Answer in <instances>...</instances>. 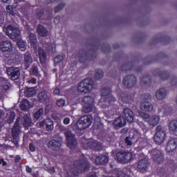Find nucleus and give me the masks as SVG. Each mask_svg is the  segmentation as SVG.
<instances>
[{
  "mask_svg": "<svg viewBox=\"0 0 177 177\" xmlns=\"http://www.w3.org/2000/svg\"><path fill=\"white\" fill-rule=\"evenodd\" d=\"M95 82L92 79H86L81 82L77 86V91L80 93H88L93 89Z\"/></svg>",
  "mask_w": 177,
  "mask_h": 177,
  "instance_id": "obj_1",
  "label": "nucleus"
},
{
  "mask_svg": "<svg viewBox=\"0 0 177 177\" xmlns=\"http://www.w3.org/2000/svg\"><path fill=\"white\" fill-rule=\"evenodd\" d=\"M165 136H167V130L159 125L156 129V133L154 135V140L156 145H161L164 143L165 140Z\"/></svg>",
  "mask_w": 177,
  "mask_h": 177,
  "instance_id": "obj_2",
  "label": "nucleus"
},
{
  "mask_svg": "<svg viewBox=\"0 0 177 177\" xmlns=\"http://www.w3.org/2000/svg\"><path fill=\"white\" fill-rule=\"evenodd\" d=\"M4 32L13 41H17L20 37V30L12 25L6 26L3 28Z\"/></svg>",
  "mask_w": 177,
  "mask_h": 177,
  "instance_id": "obj_3",
  "label": "nucleus"
},
{
  "mask_svg": "<svg viewBox=\"0 0 177 177\" xmlns=\"http://www.w3.org/2000/svg\"><path fill=\"white\" fill-rule=\"evenodd\" d=\"M84 113H91L95 110V100L91 96H85L82 99Z\"/></svg>",
  "mask_w": 177,
  "mask_h": 177,
  "instance_id": "obj_4",
  "label": "nucleus"
},
{
  "mask_svg": "<svg viewBox=\"0 0 177 177\" xmlns=\"http://www.w3.org/2000/svg\"><path fill=\"white\" fill-rule=\"evenodd\" d=\"M102 100H103V102L100 103V106L102 109H111L110 114L112 115L115 114L117 111V109L115 108V106H113V104L115 102V98L110 96L106 98L102 99Z\"/></svg>",
  "mask_w": 177,
  "mask_h": 177,
  "instance_id": "obj_5",
  "label": "nucleus"
},
{
  "mask_svg": "<svg viewBox=\"0 0 177 177\" xmlns=\"http://www.w3.org/2000/svg\"><path fill=\"white\" fill-rule=\"evenodd\" d=\"M117 160L122 164L129 162L131 160H133V154L132 152H118L116 154Z\"/></svg>",
  "mask_w": 177,
  "mask_h": 177,
  "instance_id": "obj_6",
  "label": "nucleus"
},
{
  "mask_svg": "<svg viewBox=\"0 0 177 177\" xmlns=\"http://www.w3.org/2000/svg\"><path fill=\"white\" fill-rule=\"evenodd\" d=\"M145 99L146 100H143L140 104V109L142 110V111H146L147 113H151L153 111V104L149 102V99H151V95H146L145 97Z\"/></svg>",
  "mask_w": 177,
  "mask_h": 177,
  "instance_id": "obj_7",
  "label": "nucleus"
},
{
  "mask_svg": "<svg viewBox=\"0 0 177 177\" xmlns=\"http://www.w3.org/2000/svg\"><path fill=\"white\" fill-rule=\"evenodd\" d=\"M65 136L66 138V142L70 149H74L77 146V140H75V136L71 133V131H68L65 132Z\"/></svg>",
  "mask_w": 177,
  "mask_h": 177,
  "instance_id": "obj_8",
  "label": "nucleus"
},
{
  "mask_svg": "<svg viewBox=\"0 0 177 177\" xmlns=\"http://www.w3.org/2000/svg\"><path fill=\"white\" fill-rule=\"evenodd\" d=\"M151 156L153 160L156 161L158 164H162L164 162V155H162V151L159 149H153L150 151Z\"/></svg>",
  "mask_w": 177,
  "mask_h": 177,
  "instance_id": "obj_9",
  "label": "nucleus"
},
{
  "mask_svg": "<svg viewBox=\"0 0 177 177\" xmlns=\"http://www.w3.org/2000/svg\"><path fill=\"white\" fill-rule=\"evenodd\" d=\"M7 74L10 77L12 81H16V80H19V77H20V70H19V68L12 66L7 68Z\"/></svg>",
  "mask_w": 177,
  "mask_h": 177,
  "instance_id": "obj_10",
  "label": "nucleus"
},
{
  "mask_svg": "<svg viewBox=\"0 0 177 177\" xmlns=\"http://www.w3.org/2000/svg\"><path fill=\"white\" fill-rule=\"evenodd\" d=\"M177 147V138H170L167 144L166 145V151L167 153H172L176 150Z\"/></svg>",
  "mask_w": 177,
  "mask_h": 177,
  "instance_id": "obj_11",
  "label": "nucleus"
},
{
  "mask_svg": "<svg viewBox=\"0 0 177 177\" xmlns=\"http://www.w3.org/2000/svg\"><path fill=\"white\" fill-rule=\"evenodd\" d=\"M89 168V162L88 160L83 156L82 160H80V163L76 165V169H79L80 172H83V171H86Z\"/></svg>",
  "mask_w": 177,
  "mask_h": 177,
  "instance_id": "obj_12",
  "label": "nucleus"
},
{
  "mask_svg": "<svg viewBox=\"0 0 177 177\" xmlns=\"http://www.w3.org/2000/svg\"><path fill=\"white\" fill-rule=\"evenodd\" d=\"M149 167H150V162H149V160L142 159L138 162L137 168L140 172H146Z\"/></svg>",
  "mask_w": 177,
  "mask_h": 177,
  "instance_id": "obj_13",
  "label": "nucleus"
},
{
  "mask_svg": "<svg viewBox=\"0 0 177 177\" xmlns=\"http://www.w3.org/2000/svg\"><path fill=\"white\" fill-rule=\"evenodd\" d=\"M136 82V77L133 75L127 76L124 78L123 84L126 88H132Z\"/></svg>",
  "mask_w": 177,
  "mask_h": 177,
  "instance_id": "obj_14",
  "label": "nucleus"
},
{
  "mask_svg": "<svg viewBox=\"0 0 177 177\" xmlns=\"http://www.w3.org/2000/svg\"><path fill=\"white\" fill-rule=\"evenodd\" d=\"M37 99L39 103H45L49 100V93L46 90H41L39 92Z\"/></svg>",
  "mask_w": 177,
  "mask_h": 177,
  "instance_id": "obj_15",
  "label": "nucleus"
},
{
  "mask_svg": "<svg viewBox=\"0 0 177 177\" xmlns=\"http://www.w3.org/2000/svg\"><path fill=\"white\" fill-rule=\"evenodd\" d=\"M159 113H162L164 115H171L172 114L173 109L169 105L163 104L158 108Z\"/></svg>",
  "mask_w": 177,
  "mask_h": 177,
  "instance_id": "obj_16",
  "label": "nucleus"
},
{
  "mask_svg": "<svg viewBox=\"0 0 177 177\" xmlns=\"http://www.w3.org/2000/svg\"><path fill=\"white\" fill-rule=\"evenodd\" d=\"M123 114L127 122H129V124H131V122H133V117L135 115H133V111H132L131 109H129V108L124 109L123 110Z\"/></svg>",
  "mask_w": 177,
  "mask_h": 177,
  "instance_id": "obj_17",
  "label": "nucleus"
},
{
  "mask_svg": "<svg viewBox=\"0 0 177 177\" xmlns=\"http://www.w3.org/2000/svg\"><path fill=\"white\" fill-rule=\"evenodd\" d=\"M167 95H168V91L164 88L158 89L155 93L157 100H164L167 97Z\"/></svg>",
  "mask_w": 177,
  "mask_h": 177,
  "instance_id": "obj_18",
  "label": "nucleus"
},
{
  "mask_svg": "<svg viewBox=\"0 0 177 177\" xmlns=\"http://www.w3.org/2000/svg\"><path fill=\"white\" fill-rule=\"evenodd\" d=\"M12 43L10 41L6 40L0 42V49L2 52H9L12 50Z\"/></svg>",
  "mask_w": 177,
  "mask_h": 177,
  "instance_id": "obj_19",
  "label": "nucleus"
},
{
  "mask_svg": "<svg viewBox=\"0 0 177 177\" xmlns=\"http://www.w3.org/2000/svg\"><path fill=\"white\" fill-rule=\"evenodd\" d=\"M127 122L125 121V118L122 116H119L116 118L113 122V127L115 128H122V127H125Z\"/></svg>",
  "mask_w": 177,
  "mask_h": 177,
  "instance_id": "obj_20",
  "label": "nucleus"
},
{
  "mask_svg": "<svg viewBox=\"0 0 177 177\" xmlns=\"http://www.w3.org/2000/svg\"><path fill=\"white\" fill-rule=\"evenodd\" d=\"M107 162H109V155L107 154L102 155L95 158V164L97 165H103L107 164Z\"/></svg>",
  "mask_w": 177,
  "mask_h": 177,
  "instance_id": "obj_21",
  "label": "nucleus"
},
{
  "mask_svg": "<svg viewBox=\"0 0 177 177\" xmlns=\"http://www.w3.org/2000/svg\"><path fill=\"white\" fill-rule=\"evenodd\" d=\"M169 131L175 136H177V120H173L169 122L168 124Z\"/></svg>",
  "mask_w": 177,
  "mask_h": 177,
  "instance_id": "obj_22",
  "label": "nucleus"
},
{
  "mask_svg": "<svg viewBox=\"0 0 177 177\" xmlns=\"http://www.w3.org/2000/svg\"><path fill=\"white\" fill-rule=\"evenodd\" d=\"M87 149H92V150H102V145L97 141H89L87 143Z\"/></svg>",
  "mask_w": 177,
  "mask_h": 177,
  "instance_id": "obj_23",
  "label": "nucleus"
},
{
  "mask_svg": "<svg viewBox=\"0 0 177 177\" xmlns=\"http://www.w3.org/2000/svg\"><path fill=\"white\" fill-rule=\"evenodd\" d=\"M19 121L20 119L17 118L15 126L12 130V138H14V139H16L19 136V135H20V127L19 126Z\"/></svg>",
  "mask_w": 177,
  "mask_h": 177,
  "instance_id": "obj_24",
  "label": "nucleus"
},
{
  "mask_svg": "<svg viewBox=\"0 0 177 177\" xmlns=\"http://www.w3.org/2000/svg\"><path fill=\"white\" fill-rule=\"evenodd\" d=\"M80 120H83V121L82 122L83 125H84V127L86 128H89V127H91V124H92L93 118L92 116L88 115L80 118Z\"/></svg>",
  "mask_w": 177,
  "mask_h": 177,
  "instance_id": "obj_25",
  "label": "nucleus"
},
{
  "mask_svg": "<svg viewBox=\"0 0 177 177\" xmlns=\"http://www.w3.org/2000/svg\"><path fill=\"white\" fill-rule=\"evenodd\" d=\"M60 146H62L60 141L51 140L48 142V147L50 149H52V150H59L60 149Z\"/></svg>",
  "mask_w": 177,
  "mask_h": 177,
  "instance_id": "obj_26",
  "label": "nucleus"
},
{
  "mask_svg": "<svg viewBox=\"0 0 177 177\" xmlns=\"http://www.w3.org/2000/svg\"><path fill=\"white\" fill-rule=\"evenodd\" d=\"M160 122V117L157 115H153L148 120V124L151 127H156Z\"/></svg>",
  "mask_w": 177,
  "mask_h": 177,
  "instance_id": "obj_27",
  "label": "nucleus"
},
{
  "mask_svg": "<svg viewBox=\"0 0 177 177\" xmlns=\"http://www.w3.org/2000/svg\"><path fill=\"white\" fill-rule=\"evenodd\" d=\"M37 32L39 37H46L48 35V30L42 25L37 26Z\"/></svg>",
  "mask_w": 177,
  "mask_h": 177,
  "instance_id": "obj_28",
  "label": "nucleus"
},
{
  "mask_svg": "<svg viewBox=\"0 0 177 177\" xmlns=\"http://www.w3.org/2000/svg\"><path fill=\"white\" fill-rule=\"evenodd\" d=\"M38 56L41 64L46 61V53H45V51L41 48H38Z\"/></svg>",
  "mask_w": 177,
  "mask_h": 177,
  "instance_id": "obj_29",
  "label": "nucleus"
},
{
  "mask_svg": "<svg viewBox=\"0 0 177 177\" xmlns=\"http://www.w3.org/2000/svg\"><path fill=\"white\" fill-rule=\"evenodd\" d=\"M44 16L45 19H48V20L52 19V11H49V12L40 11V12L37 13V17H39V19L44 18Z\"/></svg>",
  "mask_w": 177,
  "mask_h": 177,
  "instance_id": "obj_30",
  "label": "nucleus"
},
{
  "mask_svg": "<svg viewBox=\"0 0 177 177\" xmlns=\"http://www.w3.org/2000/svg\"><path fill=\"white\" fill-rule=\"evenodd\" d=\"M22 124L25 128H27L28 127H31V117L30 115H26L24 116L22 120Z\"/></svg>",
  "mask_w": 177,
  "mask_h": 177,
  "instance_id": "obj_31",
  "label": "nucleus"
},
{
  "mask_svg": "<svg viewBox=\"0 0 177 177\" xmlns=\"http://www.w3.org/2000/svg\"><path fill=\"white\" fill-rule=\"evenodd\" d=\"M29 39L30 42V45L34 48V49H37V45L38 42L37 41V37L34 33H30L29 35Z\"/></svg>",
  "mask_w": 177,
  "mask_h": 177,
  "instance_id": "obj_32",
  "label": "nucleus"
},
{
  "mask_svg": "<svg viewBox=\"0 0 177 177\" xmlns=\"http://www.w3.org/2000/svg\"><path fill=\"white\" fill-rule=\"evenodd\" d=\"M24 63L26 66H30L32 63V57H31V54L30 53H26L24 55Z\"/></svg>",
  "mask_w": 177,
  "mask_h": 177,
  "instance_id": "obj_33",
  "label": "nucleus"
},
{
  "mask_svg": "<svg viewBox=\"0 0 177 177\" xmlns=\"http://www.w3.org/2000/svg\"><path fill=\"white\" fill-rule=\"evenodd\" d=\"M26 95V96H28V97H31L32 96H34V95H35V93H37V89H35V88L32 87V88H27L25 91Z\"/></svg>",
  "mask_w": 177,
  "mask_h": 177,
  "instance_id": "obj_34",
  "label": "nucleus"
},
{
  "mask_svg": "<svg viewBox=\"0 0 177 177\" xmlns=\"http://www.w3.org/2000/svg\"><path fill=\"white\" fill-rule=\"evenodd\" d=\"M45 125L46 128V131H53V122L51 119H46L45 120Z\"/></svg>",
  "mask_w": 177,
  "mask_h": 177,
  "instance_id": "obj_35",
  "label": "nucleus"
},
{
  "mask_svg": "<svg viewBox=\"0 0 177 177\" xmlns=\"http://www.w3.org/2000/svg\"><path fill=\"white\" fill-rule=\"evenodd\" d=\"M82 121H84V119H79V120L75 124L76 131H83V129H86L85 125L82 123Z\"/></svg>",
  "mask_w": 177,
  "mask_h": 177,
  "instance_id": "obj_36",
  "label": "nucleus"
},
{
  "mask_svg": "<svg viewBox=\"0 0 177 177\" xmlns=\"http://www.w3.org/2000/svg\"><path fill=\"white\" fill-rule=\"evenodd\" d=\"M32 107V104H30V102L27 100H24L21 104V110H28V109Z\"/></svg>",
  "mask_w": 177,
  "mask_h": 177,
  "instance_id": "obj_37",
  "label": "nucleus"
},
{
  "mask_svg": "<svg viewBox=\"0 0 177 177\" xmlns=\"http://www.w3.org/2000/svg\"><path fill=\"white\" fill-rule=\"evenodd\" d=\"M17 45L22 52H24V50H26V42L24 41L19 40V41H17Z\"/></svg>",
  "mask_w": 177,
  "mask_h": 177,
  "instance_id": "obj_38",
  "label": "nucleus"
},
{
  "mask_svg": "<svg viewBox=\"0 0 177 177\" xmlns=\"http://www.w3.org/2000/svg\"><path fill=\"white\" fill-rule=\"evenodd\" d=\"M110 89L109 88H102L101 90V93H102V99H106L107 98V96H109V95H110Z\"/></svg>",
  "mask_w": 177,
  "mask_h": 177,
  "instance_id": "obj_39",
  "label": "nucleus"
},
{
  "mask_svg": "<svg viewBox=\"0 0 177 177\" xmlns=\"http://www.w3.org/2000/svg\"><path fill=\"white\" fill-rule=\"evenodd\" d=\"M43 115H44V109L42 108H40L35 113L34 117L35 118H37V120H38V118H40V117H42Z\"/></svg>",
  "mask_w": 177,
  "mask_h": 177,
  "instance_id": "obj_40",
  "label": "nucleus"
},
{
  "mask_svg": "<svg viewBox=\"0 0 177 177\" xmlns=\"http://www.w3.org/2000/svg\"><path fill=\"white\" fill-rule=\"evenodd\" d=\"M63 62V56L58 55L54 58V64L57 66V64H60Z\"/></svg>",
  "mask_w": 177,
  "mask_h": 177,
  "instance_id": "obj_41",
  "label": "nucleus"
},
{
  "mask_svg": "<svg viewBox=\"0 0 177 177\" xmlns=\"http://www.w3.org/2000/svg\"><path fill=\"white\" fill-rule=\"evenodd\" d=\"M66 6V4L64 3H60L59 5H57L55 8V12L58 13V12H60V10H62L63 8Z\"/></svg>",
  "mask_w": 177,
  "mask_h": 177,
  "instance_id": "obj_42",
  "label": "nucleus"
},
{
  "mask_svg": "<svg viewBox=\"0 0 177 177\" xmlns=\"http://www.w3.org/2000/svg\"><path fill=\"white\" fill-rule=\"evenodd\" d=\"M15 117H16V113L15 112H10V115L7 122L8 124H12V122H13V121L15 120Z\"/></svg>",
  "mask_w": 177,
  "mask_h": 177,
  "instance_id": "obj_43",
  "label": "nucleus"
},
{
  "mask_svg": "<svg viewBox=\"0 0 177 177\" xmlns=\"http://www.w3.org/2000/svg\"><path fill=\"white\" fill-rule=\"evenodd\" d=\"M6 11L8 13H10L11 16H16V14H15V12H13V7H12V6H6Z\"/></svg>",
  "mask_w": 177,
  "mask_h": 177,
  "instance_id": "obj_44",
  "label": "nucleus"
},
{
  "mask_svg": "<svg viewBox=\"0 0 177 177\" xmlns=\"http://www.w3.org/2000/svg\"><path fill=\"white\" fill-rule=\"evenodd\" d=\"M65 105H66V101L64 100L59 99L57 101V106H58V107H63Z\"/></svg>",
  "mask_w": 177,
  "mask_h": 177,
  "instance_id": "obj_45",
  "label": "nucleus"
},
{
  "mask_svg": "<svg viewBox=\"0 0 177 177\" xmlns=\"http://www.w3.org/2000/svg\"><path fill=\"white\" fill-rule=\"evenodd\" d=\"M119 99L122 100V102H124V103H127V100H128V96H127V94L125 93H122L119 96Z\"/></svg>",
  "mask_w": 177,
  "mask_h": 177,
  "instance_id": "obj_46",
  "label": "nucleus"
},
{
  "mask_svg": "<svg viewBox=\"0 0 177 177\" xmlns=\"http://www.w3.org/2000/svg\"><path fill=\"white\" fill-rule=\"evenodd\" d=\"M103 77V71L102 70H97L95 72V78H102Z\"/></svg>",
  "mask_w": 177,
  "mask_h": 177,
  "instance_id": "obj_47",
  "label": "nucleus"
},
{
  "mask_svg": "<svg viewBox=\"0 0 177 177\" xmlns=\"http://www.w3.org/2000/svg\"><path fill=\"white\" fill-rule=\"evenodd\" d=\"M125 143L127 145V146H132V138L127 137L125 138Z\"/></svg>",
  "mask_w": 177,
  "mask_h": 177,
  "instance_id": "obj_48",
  "label": "nucleus"
},
{
  "mask_svg": "<svg viewBox=\"0 0 177 177\" xmlns=\"http://www.w3.org/2000/svg\"><path fill=\"white\" fill-rule=\"evenodd\" d=\"M139 125H140V127H141V128L144 132H147V131H149V128H147V127H146V125H145V124L143 122H140Z\"/></svg>",
  "mask_w": 177,
  "mask_h": 177,
  "instance_id": "obj_49",
  "label": "nucleus"
},
{
  "mask_svg": "<svg viewBox=\"0 0 177 177\" xmlns=\"http://www.w3.org/2000/svg\"><path fill=\"white\" fill-rule=\"evenodd\" d=\"M140 115L142 117V118H144L145 120H147L150 117V115L148 113H146L145 112H140Z\"/></svg>",
  "mask_w": 177,
  "mask_h": 177,
  "instance_id": "obj_50",
  "label": "nucleus"
},
{
  "mask_svg": "<svg viewBox=\"0 0 177 177\" xmlns=\"http://www.w3.org/2000/svg\"><path fill=\"white\" fill-rule=\"evenodd\" d=\"M5 20V17L3 16V12L0 10V26L3 24V21Z\"/></svg>",
  "mask_w": 177,
  "mask_h": 177,
  "instance_id": "obj_51",
  "label": "nucleus"
},
{
  "mask_svg": "<svg viewBox=\"0 0 177 177\" xmlns=\"http://www.w3.org/2000/svg\"><path fill=\"white\" fill-rule=\"evenodd\" d=\"M32 73L33 74V75H38V68H37V66L32 67Z\"/></svg>",
  "mask_w": 177,
  "mask_h": 177,
  "instance_id": "obj_52",
  "label": "nucleus"
},
{
  "mask_svg": "<svg viewBox=\"0 0 177 177\" xmlns=\"http://www.w3.org/2000/svg\"><path fill=\"white\" fill-rule=\"evenodd\" d=\"M0 81H1V86L8 84V80L5 77L0 78Z\"/></svg>",
  "mask_w": 177,
  "mask_h": 177,
  "instance_id": "obj_53",
  "label": "nucleus"
},
{
  "mask_svg": "<svg viewBox=\"0 0 177 177\" xmlns=\"http://www.w3.org/2000/svg\"><path fill=\"white\" fill-rule=\"evenodd\" d=\"M70 118L66 117L64 119L63 124H64V125H68V124H70Z\"/></svg>",
  "mask_w": 177,
  "mask_h": 177,
  "instance_id": "obj_54",
  "label": "nucleus"
},
{
  "mask_svg": "<svg viewBox=\"0 0 177 177\" xmlns=\"http://www.w3.org/2000/svg\"><path fill=\"white\" fill-rule=\"evenodd\" d=\"M118 177H129V176H128V175H126L125 174H124V172H122V171H118Z\"/></svg>",
  "mask_w": 177,
  "mask_h": 177,
  "instance_id": "obj_55",
  "label": "nucleus"
},
{
  "mask_svg": "<svg viewBox=\"0 0 177 177\" xmlns=\"http://www.w3.org/2000/svg\"><path fill=\"white\" fill-rule=\"evenodd\" d=\"M2 165L3 167H6L8 165V162H6L3 159H0V165Z\"/></svg>",
  "mask_w": 177,
  "mask_h": 177,
  "instance_id": "obj_56",
  "label": "nucleus"
},
{
  "mask_svg": "<svg viewBox=\"0 0 177 177\" xmlns=\"http://www.w3.org/2000/svg\"><path fill=\"white\" fill-rule=\"evenodd\" d=\"M54 23L55 24H59L60 23V17H56L54 18Z\"/></svg>",
  "mask_w": 177,
  "mask_h": 177,
  "instance_id": "obj_57",
  "label": "nucleus"
},
{
  "mask_svg": "<svg viewBox=\"0 0 177 177\" xmlns=\"http://www.w3.org/2000/svg\"><path fill=\"white\" fill-rule=\"evenodd\" d=\"M29 149L31 151H35V147L32 143L29 144Z\"/></svg>",
  "mask_w": 177,
  "mask_h": 177,
  "instance_id": "obj_58",
  "label": "nucleus"
},
{
  "mask_svg": "<svg viewBox=\"0 0 177 177\" xmlns=\"http://www.w3.org/2000/svg\"><path fill=\"white\" fill-rule=\"evenodd\" d=\"M53 94L54 95H59L60 94V89L59 88H56L54 91H53Z\"/></svg>",
  "mask_w": 177,
  "mask_h": 177,
  "instance_id": "obj_59",
  "label": "nucleus"
},
{
  "mask_svg": "<svg viewBox=\"0 0 177 177\" xmlns=\"http://www.w3.org/2000/svg\"><path fill=\"white\" fill-rule=\"evenodd\" d=\"M146 81H149V77L146 76V77H144L142 80H141V82H144V84H147V82Z\"/></svg>",
  "mask_w": 177,
  "mask_h": 177,
  "instance_id": "obj_60",
  "label": "nucleus"
},
{
  "mask_svg": "<svg viewBox=\"0 0 177 177\" xmlns=\"http://www.w3.org/2000/svg\"><path fill=\"white\" fill-rule=\"evenodd\" d=\"M1 86L3 87L4 91H8L9 89V86L8 85V84H3Z\"/></svg>",
  "mask_w": 177,
  "mask_h": 177,
  "instance_id": "obj_61",
  "label": "nucleus"
},
{
  "mask_svg": "<svg viewBox=\"0 0 177 177\" xmlns=\"http://www.w3.org/2000/svg\"><path fill=\"white\" fill-rule=\"evenodd\" d=\"M20 160H21V158H20L19 156H15V162H20Z\"/></svg>",
  "mask_w": 177,
  "mask_h": 177,
  "instance_id": "obj_62",
  "label": "nucleus"
},
{
  "mask_svg": "<svg viewBox=\"0 0 177 177\" xmlns=\"http://www.w3.org/2000/svg\"><path fill=\"white\" fill-rule=\"evenodd\" d=\"M51 48H52V52H56V44H53L51 45Z\"/></svg>",
  "mask_w": 177,
  "mask_h": 177,
  "instance_id": "obj_63",
  "label": "nucleus"
},
{
  "mask_svg": "<svg viewBox=\"0 0 177 177\" xmlns=\"http://www.w3.org/2000/svg\"><path fill=\"white\" fill-rule=\"evenodd\" d=\"M28 82H30V84H37V80L32 79L30 80H28Z\"/></svg>",
  "mask_w": 177,
  "mask_h": 177,
  "instance_id": "obj_64",
  "label": "nucleus"
}]
</instances>
